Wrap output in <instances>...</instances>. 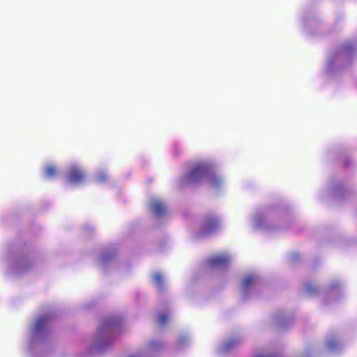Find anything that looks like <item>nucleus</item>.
Instances as JSON below:
<instances>
[{
	"label": "nucleus",
	"instance_id": "obj_1",
	"mask_svg": "<svg viewBox=\"0 0 357 357\" xmlns=\"http://www.w3.org/2000/svg\"><path fill=\"white\" fill-rule=\"evenodd\" d=\"M184 179L186 184L195 185L206 181L214 188L221 187L225 183L224 178L214 171L213 164L206 160L195 163L191 170L185 175Z\"/></svg>",
	"mask_w": 357,
	"mask_h": 357
},
{
	"label": "nucleus",
	"instance_id": "obj_2",
	"mask_svg": "<svg viewBox=\"0 0 357 357\" xmlns=\"http://www.w3.org/2000/svg\"><path fill=\"white\" fill-rule=\"evenodd\" d=\"M117 325V322L112 319L101 323L94 333L91 342L86 346L84 354L87 356L103 354L112 342V332Z\"/></svg>",
	"mask_w": 357,
	"mask_h": 357
},
{
	"label": "nucleus",
	"instance_id": "obj_3",
	"mask_svg": "<svg viewBox=\"0 0 357 357\" xmlns=\"http://www.w3.org/2000/svg\"><path fill=\"white\" fill-rule=\"evenodd\" d=\"M52 318L50 313H44L38 315L29 324L26 332L29 344L36 339L45 337L49 333Z\"/></svg>",
	"mask_w": 357,
	"mask_h": 357
},
{
	"label": "nucleus",
	"instance_id": "obj_4",
	"mask_svg": "<svg viewBox=\"0 0 357 357\" xmlns=\"http://www.w3.org/2000/svg\"><path fill=\"white\" fill-rule=\"evenodd\" d=\"M221 226V221L217 216L207 217L202 223L200 234L203 236L212 234L220 229Z\"/></svg>",
	"mask_w": 357,
	"mask_h": 357
},
{
	"label": "nucleus",
	"instance_id": "obj_5",
	"mask_svg": "<svg viewBox=\"0 0 357 357\" xmlns=\"http://www.w3.org/2000/svg\"><path fill=\"white\" fill-rule=\"evenodd\" d=\"M234 255L224 252L211 257L208 260V265L213 268H223L227 267L234 259Z\"/></svg>",
	"mask_w": 357,
	"mask_h": 357
},
{
	"label": "nucleus",
	"instance_id": "obj_6",
	"mask_svg": "<svg viewBox=\"0 0 357 357\" xmlns=\"http://www.w3.org/2000/svg\"><path fill=\"white\" fill-rule=\"evenodd\" d=\"M349 52L350 50L347 47H344L342 52L329 54L326 58L325 70L328 73H332L333 68L340 67L344 57V54H347Z\"/></svg>",
	"mask_w": 357,
	"mask_h": 357
},
{
	"label": "nucleus",
	"instance_id": "obj_7",
	"mask_svg": "<svg viewBox=\"0 0 357 357\" xmlns=\"http://www.w3.org/2000/svg\"><path fill=\"white\" fill-rule=\"evenodd\" d=\"M86 178V174L77 164L70 166L67 175V181L71 184H82Z\"/></svg>",
	"mask_w": 357,
	"mask_h": 357
},
{
	"label": "nucleus",
	"instance_id": "obj_8",
	"mask_svg": "<svg viewBox=\"0 0 357 357\" xmlns=\"http://www.w3.org/2000/svg\"><path fill=\"white\" fill-rule=\"evenodd\" d=\"M166 349V344L161 340L152 339L142 348L144 354H160Z\"/></svg>",
	"mask_w": 357,
	"mask_h": 357
},
{
	"label": "nucleus",
	"instance_id": "obj_9",
	"mask_svg": "<svg viewBox=\"0 0 357 357\" xmlns=\"http://www.w3.org/2000/svg\"><path fill=\"white\" fill-rule=\"evenodd\" d=\"M241 341V338L238 336H233L229 337L224 340H222L219 346L218 349L221 353H225L230 349H231L236 344L239 343Z\"/></svg>",
	"mask_w": 357,
	"mask_h": 357
},
{
	"label": "nucleus",
	"instance_id": "obj_10",
	"mask_svg": "<svg viewBox=\"0 0 357 357\" xmlns=\"http://www.w3.org/2000/svg\"><path fill=\"white\" fill-rule=\"evenodd\" d=\"M149 206L151 211L157 215H160L165 211V204L158 198H151L149 200Z\"/></svg>",
	"mask_w": 357,
	"mask_h": 357
},
{
	"label": "nucleus",
	"instance_id": "obj_11",
	"mask_svg": "<svg viewBox=\"0 0 357 357\" xmlns=\"http://www.w3.org/2000/svg\"><path fill=\"white\" fill-rule=\"evenodd\" d=\"M340 345V342L337 338L331 337H328L324 342V347L326 350L333 351L337 349Z\"/></svg>",
	"mask_w": 357,
	"mask_h": 357
},
{
	"label": "nucleus",
	"instance_id": "obj_12",
	"mask_svg": "<svg viewBox=\"0 0 357 357\" xmlns=\"http://www.w3.org/2000/svg\"><path fill=\"white\" fill-rule=\"evenodd\" d=\"M57 169L53 164H48L45 167L44 174L47 178L51 179L54 178L57 174Z\"/></svg>",
	"mask_w": 357,
	"mask_h": 357
},
{
	"label": "nucleus",
	"instance_id": "obj_13",
	"mask_svg": "<svg viewBox=\"0 0 357 357\" xmlns=\"http://www.w3.org/2000/svg\"><path fill=\"white\" fill-rule=\"evenodd\" d=\"M153 280L158 288H162L166 280L165 275L160 273H155L153 275Z\"/></svg>",
	"mask_w": 357,
	"mask_h": 357
},
{
	"label": "nucleus",
	"instance_id": "obj_14",
	"mask_svg": "<svg viewBox=\"0 0 357 357\" xmlns=\"http://www.w3.org/2000/svg\"><path fill=\"white\" fill-rule=\"evenodd\" d=\"M256 280V276L251 274L245 276L242 282V287L243 289H247L250 286H251Z\"/></svg>",
	"mask_w": 357,
	"mask_h": 357
},
{
	"label": "nucleus",
	"instance_id": "obj_15",
	"mask_svg": "<svg viewBox=\"0 0 357 357\" xmlns=\"http://www.w3.org/2000/svg\"><path fill=\"white\" fill-rule=\"evenodd\" d=\"M252 221L255 227H261L263 226L264 217L261 214H257L252 218Z\"/></svg>",
	"mask_w": 357,
	"mask_h": 357
},
{
	"label": "nucleus",
	"instance_id": "obj_16",
	"mask_svg": "<svg viewBox=\"0 0 357 357\" xmlns=\"http://www.w3.org/2000/svg\"><path fill=\"white\" fill-rule=\"evenodd\" d=\"M190 335L188 333L181 334L178 338V344L183 346L190 340Z\"/></svg>",
	"mask_w": 357,
	"mask_h": 357
},
{
	"label": "nucleus",
	"instance_id": "obj_17",
	"mask_svg": "<svg viewBox=\"0 0 357 357\" xmlns=\"http://www.w3.org/2000/svg\"><path fill=\"white\" fill-rule=\"evenodd\" d=\"M169 319H170V315L165 314V313H162V314H160L158 317V322L160 324L162 325V324H165V323H167Z\"/></svg>",
	"mask_w": 357,
	"mask_h": 357
},
{
	"label": "nucleus",
	"instance_id": "obj_18",
	"mask_svg": "<svg viewBox=\"0 0 357 357\" xmlns=\"http://www.w3.org/2000/svg\"><path fill=\"white\" fill-rule=\"evenodd\" d=\"M107 178V173L105 172H100L98 173L96 180L99 183L104 182Z\"/></svg>",
	"mask_w": 357,
	"mask_h": 357
},
{
	"label": "nucleus",
	"instance_id": "obj_19",
	"mask_svg": "<svg viewBox=\"0 0 357 357\" xmlns=\"http://www.w3.org/2000/svg\"><path fill=\"white\" fill-rule=\"evenodd\" d=\"M17 267H18L19 268H20V269L22 268H22H24L26 266V263H25V261H20V262L17 264Z\"/></svg>",
	"mask_w": 357,
	"mask_h": 357
},
{
	"label": "nucleus",
	"instance_id": "obj_20",
	"mask_svg": "<svg viewBox=\"0 0 357 357\" xmlns=\"http://www.w3.org/2000/svg\"><path fill=\"white\" fill-rule=\"evenodd\" d=\"M337 287V285H333H333L331 286V291H332V294H336Z\"/></svg>",
	"mask_w": 357,
	"mask_h": 357
},
{
	"label": "nucleus",
	"instance_id": "obj_21",
	"mask_svg": "<svg viewBox=\"0 0 357 357\" xmlns=\"http://www.w3.org/2000/svg\"><path fill=\"white\" fill-rule=\"evenodd\" d=\"M100 261L102 264L105 263L107 261V256L104 255L101 257Z\"/></svg>",
	"mask_w": 357,
	"mask_h": 357
},
{
	"label": "nucleus",
	"instance_id": "obj_22",
	"mask_svg": "<svg viewBox=\"0 0 357 357\" xmlns=\"http://www.w3.org/2000/svg\"><path fill=\"white\" fill-rule=\"evenodd\" d=\"M109 258H111V256H107V260L109 259Z\"/></svg>",
	"mask_w": 357,
	"mask_h": 357
}]
</instances>
